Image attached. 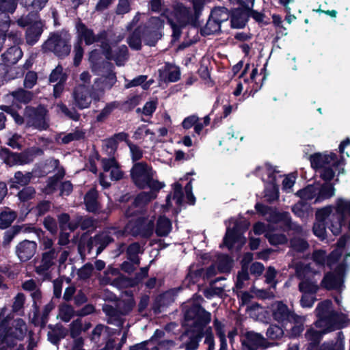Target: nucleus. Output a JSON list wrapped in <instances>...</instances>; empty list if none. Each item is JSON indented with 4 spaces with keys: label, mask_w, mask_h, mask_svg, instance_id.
<instances>
[{
    "label": "nucleus",
    "mask_w": 350,
    "mask_h": 350,
    "mask_svg": "<svg viewBox=\"0 0 350 350\" xmlns=\"http://www.w3.org/2000/svg\"><path fill=\"white\" fill-rule=\"evenodd\" d=\"M16 217L15 212L7 210L0 213V228L2 229L8 228Z\"/></svg>",
    "instance_id": "a19ab883"
},
{
    "label": "nucleus",
    "mask_w": 350,
    "mask_h": 350,
    "mask_svg": "<svg viewBox=\"0 0 350 350\" xmlns=\"http://www.w3.org/2000/svg\"><path fill=\"white\" fill-rule=\"evenodd\" d=\"M163 26V21L159 17H151L146 25L142 29L143 38L146 43L153 46L161 38V29Z\"/></svg>",
    "instance_id": "a211bd4d"
},
{
    "label": "nucleus",
    "mask_w": 350,
    "mask_h": 350,
    "mask_svg": "<svg viewBox=\"0 0 350 350\" xmlns=\"http://www.w3.org/2000/svg\"><path fill=\"white\" fill-rule=\"evenodd\" d=\"M46 111L44 108H40L35 113L32 124L39 130L46 129L49 124L46 120Z\"/></svg>",
    "instance_id": "4c0bfd02"
},
{
    "label": "nucleus",
    "mask_w": 350,
    "mask_h": 350,
    "mask_svg": "<svg viewBox=\"0 0 350 350\" xmlns=\"http://www.w3.org/2000/svg\"><path fill=\"white\" fill-rule=\"evenodd\" d=\"M156 172L148 164L139 162L135 163L131 170V176L134 184L139 188L149 187L152 190H160L165 184L155 178Z\"/></svg>",
    "instance_id": "39448f33"
},
{
    "label": "nucleus",
    "mask_w": 350,
    "mask_h": 350,
    "mask_svg": "<svg viewBox=\"0 0 350 350\" xmlns=\"http://www.w3.org/2000/svg\"><path fill=\"white\" fill-rule=\"evenodd\" d=\"M17 6V0H0V11L3 13H13Z\"/></svg>",
    "instance_id": "6e6d98bb"
},
{
    "label": "nucleus",
    "mask_w": 350,
    "mask_h": 350,
    "mask_svg": "<svg viewBox=\"0 0 350 350\" xmlns=\"http://www.w3.org/2000/svg\"><path fill=\"white\" fill-rule=\"evenodd\" d=\"M250 68V64H247L244 70L241 73L240 78L241 81L237 83V88L233 94L234 96H239L243 91L245 93H251L252 92H257L260 89L261 85H258L256 81V77L258 75V69L254 68L250 74V79L246 77V73Z\"/></svg>",
    "instance_id": "4468645a"
},
{
    "label": "nucleus",
    "mask_w": 350,
    "mask_h": 350,
    "mask_svg": "<svg viewBox=\"0 0 350 350\" xmlns=\"http://www.w3.org/2000/svg\"><path fill=\"white\" fill-rule=\"evenodd\" d=\"M3 17L4 21L0 24V51L6 37L12 40L15 44H18L21 41V34L16 29V24L10 23L8 16H3Z\"/></svg>",
    "instance_id": "412c9836"
},
{
    "label": "nucleus",
    "mask_w": 350,
    "mask_h": 350,
    "mask_svg": "<svg viewBox=\"0 0 350 350\" xmlns=\"http://www.w3.org/2000/svg\"><path fill=\"white\" fill-rule=\"evenodd\" d=\"M107 68L106 72L101 71L102 77L94 80L92 96L96 100H100L105 90L111 89L116 82V76L111 70V66Z\"/></svg>",
    "instance_id": "dca6fc26"
},
{
    "label": "nucleus",
    "mask_w": 350,
    "mask_h": 350,
    "mask_svg": "<svg viewBox=\"0 0 350 350\" xmlns=\"http://www.w3.org/2000/svg\"><path fill=\"white\" fill-rule=\"evenodd\" d=\"M11 95L14 98L15 102L27 103L32 97L30 92L25 91L23 89H19L17 91L13 92Z\"/></svg>",
    "instance_id": "de8ad7c7"
},
{
    "label": "nucleus",
    "mask_w": 350,
    "mask_h": 350,
    "mask_svg": "<svg viewBox=\"0 0 350 350\" xmlns=\"http://www.w3.org/2000/svg\"><path fill=\"white\" fill-rule=\"evenodd\" d=\"M291 247L297 252H304L308 247V244L306 241L301 239H293L291 241Z\"/></svg>",
    "instance_id": "69168bd1"
},
{
    "label": "nucleus",
    "mask_w": 350,
    "mask_h": 350,
    "mask_svg": "<svg viewBox=\"0 0 350 350\" xmlns=\"http://www.w3.org/2000/svg\"><path fill=\"white\" fill-rule=\"evenodd\" d=\"M83 322L81 319H77L70 324V335L75 338L80 335L82 330Z\"/></svg>",
    "instance_id": "338daca9"
},
{
    "label": "nucleus",
    "mask_w": 350,
    "mask_h": 350,
    "mask_svg": "<svg viewBox=\"0 0 350 350\" xmlns=\"http://www.w3.org/2000/svg\"><path fill=\"white\" fill-rule=\"evenodd\" d=\"M43 151L38 147H31L21 153H14L6 148L0 150V157L10 165H24L31 162L36 156L42 154Z\"/></svg>",
    "instance_id": "f8f14e48"
},
{
    "label": "nucleus",
    "mask_w": 350,
    "mask_h": 350,
    "mask_svg": "<svg viewBox=\"0 0 350 350\" xmlns=\"http://www.w3.org/2000/svg\"><path fill=\"white\" fill-rule=\"evenodd\" d=\"M130 350H158V347L152 342L145 341L132 347Z\"/></svg>",
    "instance_id": "774afa93"
},
{
    "label": "nucleus",
    "mask_w": 350,
    "mask_h": 350,
    "mask_svg": "<svg viewBox=\"0 0 350 350\" xmlns=\"http://www.w3.org/2000/svg\"><path fill=\"white\" fill-rule=\"evenodd\" d=\"M170 25L173 36L178 38L180 34V29L188 24L192 19L191 11L180 3H177L173 8V13L165 10L163 14Z\"/></svg>",
    "instance_id": "6e6552de"
},
{
    "label": "nucleus",
    "mask_w": 350,
    "mask_h": 350,
    "mask_svg": "<svg viewBox=\"0 0 350 350\" xmlns=\"http://www.w3.org/2000/svg\"><path fill=\"white\" fill-rule=\"evenodd\" d=\"M230 222L233 224V227L232 228L230 226L227 227L223 244L229 250L234 247L240 250L246 242V239L243 234L248 228L250 224L246 220L237 221L233 219H230Z\"/></svg>",
    "instance_id": "9d476101"
},
{
    "label": "nucleus",
    "mask_w": 350,
    "mask_h": 350,
    "mask_svg": "<svg viewBox=\"0 0 350 350\" xmlns=\"http://www.w3.org/2000/svg\"><path fill=\"white\" fill-rule=\"evenodd\" d=\"M70 39L71 36L65 30L52 33L43 44L42 49L46 52H53L59 57L66 56L70 52L68 44Z\"/></svg>",
    "instance_id": "1a4fd4ad"
},
{
    "label": "nucleus",
    "mask_w": 350,
    "mask_h": 350,
    "mask_svg": "<svg viewBox=\"0 0 350 350\" xmlns=\"http://www.w3.org/2000/svg\"><path fill=\"white\" fill-rule=\"evenodd\" d=\"M296 180V176L293 174L284 176L282 180V190L286 193L291 191Z\"/></svg>",
    "instance_id": "13d9d810"
},
{
    "label": "nucleus",
    "mask_w": 350,
    "mask_h": 350,
    "mask_svg": "<svg viewBox=\"0 0 350 350\" xmlns=\"http://www.w3.org/2000/svg\"><path fill=\"white\" fill-rule=\"evenodd\" d=\"M251 293L258 298L260 299H271L274 297L273 291L265 289H258L255 286L251 288Z\"/></svg>",
    "instance_id": "052dcab7"
},
{
    "label": "nucleus",
    "mask_w": 350,
    "mask_h": 350,
    "mask_svg": "<svg viewBox=\"0 0 350 350\" xmlns=\"http://www.w3.org/2000/svg\"><path fill=\"white\" fill-rule=\"evenodd\" d=\"M141 32L143 33L142 28H138L129 37L128 43L131 48L138 50L141 48V38L139 34Z\"/></svg>",
    "instance_id": "864d4df0"
},
{
    "label": "nucleus",
    "mask_w": 350,
    "mask_h": 350,
    "mask_svg": "<svg viewBox=\"0 0 350 350\" xmlns=\"http://www.w3.org/2000/svg\"><path fill=\"white\" fill-rule=\"evenodd\" d=\"M309 159L311 167L315 170L323 169L327 165L333 164L338 175L345 173V159L342 157L338 159L337 155L334 152H317L311 154Z\"/></svg>",
    "instance_id": "9b49d317"
},
{
    "label": "nucleus",
    "mask_w": 350,
    "mask_h": 350,
    "mask_svg": "<svg viewBox=\"0 0 350 350\" xmlns=\"http://www.w3.org/2000/svg\"><path fill=\"white\" fill-rule=\"evenodd\" d=\"M57 107L58 108L59 111H61L62 113H63L65 116H66L69 118H70L75 121H77L79 120V115L75 110H74V109L69 110L67 108V107L62 103L57 104Z\"/></svg>",
    "instance_id": "e2e57ef3"
},
{
    "label": "nucleus",
    "mask_w": 350,
    "mask_h": 350,
    "mask_svg": "<svg viewBox=\"0 0 350 350\" xmlns=\"http://www.w3.org/2000/svg\"><path fill=\"white\" fill-rule=\"evenodd\" d=\"M160 80L164 82H176L180 78V71L178 66L166 63L162 69L159 70Z\"/></svg>",
    "instance_id": "cd10ccee"
},
{
    "label": "nucleus",
    "mask_w": 350,
    "mask_h": 350,
    "mask_svg": "<svg viewBox=\"0 0 350 350\" xmlns=\"http://www.w3.org/2000/svg\"><path fill=\"white\" fill-rule=\"evenodd\" d=\"M159 190H152L149 192H142L135 199L134 208L142 207L157 197V191Z\"/></svg>",
    "instance_id": "e433bc0d"
},
{
    "label": "nucleus",
    "mask_w": 350,
    "mask_h": 350,
    "mask_svg": "<svg viewBox=\"0 0 350 350\" xmlns=\"http://www.w3.org/2000/svg\"><path fill=\"white\" fill-rule=\"evenodd\" d=\"M76 33L78 38L77 42L81 44L82 40L87 45H90L95 42H100L103 53L108 59H113L118 66H122L127 59V47L122 45L118 48V53L113 54L116 51V46L111 42L108 43L103 39L105 38L106 33L102 32L96 36L92 29L88 28L81 21H78L75 24Z\"/></svg>",
    "instance_id": "f03ea898"
},
{
    "label": "nucleus",
    "mask_w": 350,
    "mask_h": 350,
    "mask_svg": "<svg viewBox=\"0 0 350 350\" xmlns=\"http://www.w3.org/2000/svg\"><path fill=\"white\" fill-rule=\"evenodd\" d=\"M332 301L325 300L319 304L316 308L318 320L315 323L317 327H323L324 332H329L345 325V317L332 310Z\"/></svg>",
    "instance_id": "20e7f679"
},
{
    "label": "nucleus",
    "mask_w": 350,
    "mask_h": 350,
    "mask_svg": "<svg viewBox=\"0 0 350 350\" xmlns=\"http://www.w3.org/2000/svg\"><path fill=\"white\" fill-rule=\"evenodd\" d=\"M172 230V223L170 220L165 217L161 216L159 217L155 232L158 236H167Z\"/></svg>",
    "instance_id": "c9c22d12"
},
{
    "label": "nucleus",
    "mask_w": 350,
    "mask_h": 350,
    "mask_svg": "<svg viewBox=\"0 0 350 350\" xmlns=\"http://www.w3.org/2000/svg\"><path fill=\"white\" fill-rule=\"evenodd\" d=\"M37 244L34 241L25 240L18 243L16 247V254L21 261L31 259L36 252Z\"/></svg>",
    "instance_id": "a878e982"
},
{
    "label": "nucleus",
    "mask_w": 350,
    "mask_h": 350,
    "mask_svg": "<svg viewBox=\"0 0 350 350\" xmlns=\"http://www.w3.org/2000/svg\"><path fill=\"white\" fill-rule=\"evenodd\" d=\"M67 80V75L64 72L63 68L58 65L53 69L49 76L51 83H65Z\"/></svg>",
    "instance_id": "79ce46f5"
},
{
    "label": "nucleus",
    "mask_w": 350,
    "mask_h": 350,
    "mask_svg": "<svg viewBox=\"0 0 350 350\" xmlns=\"http://www.w3.org/2000/svg\"><path fill=\"white\" fill-rule=\"evenodd\" d=\"M93 92V86L92 87L91 92H90L87 87L77 85L72 94L74 105L80 109L89 107L92 100H96L92 96Z\"/></svg>",
    "instance_id": "5701e85b"
},
{
    "label": "nucleus",
    "mask_w": 350,
    "mask_h": 350,
    "mask_svg": "<svg viewBox=\"0 0 350 350\" xmlns=\"http://www.w3.org/2000/svg\"><path fill=\"white\" fill-rule=\"evenodd\" d=\"M7 309L3 308L0 312V342L12 347L16 345L18 340H22L27 331L23 320L18 319L14 321V325L7 331L8 319Z\"/></svg>",
    "instance_id": "7ed1b4c3"
},
{
    "label": "nucleus",
    "mask_w": 350,
    "mask_h": 350,
    "mask_svg": "<svg viewBox=\"0 0 350 350\" xmlns=\"http://www.w3.org/2000/svg\"><path fill=\"white\" fill-rule=\"evenodd\" d=\"M142 252V248L137 243L131 244L127 248L129 258L134 263H139L137 255Z\"/></svg>",
    "instance_id": "49530a36"
},
{
    "label": "nucleus",
    "mask_w": 350,
    "mask_h": 350,
    "mask_svg": "<svg viewBox=\"0 0 350 350\" xmlns=\"http://www.w3.org/2000/svg\"><path fill=\"white\" fill-rule=\"evenodd\" d=\"M21 3L27 8H31L33 11H39L42 10L47 3L48 0H21Z\"/></svg>",
    "instance_id": "3c124183"
},
{
    "label": "nucleus",
    "mask_w": 350,
    "mask_h": 350,
    "mask_svg": "<svg viewBox=\"0 0 350 350\" xmlns=\"http://www.w3.org/2000/svg\"><path fill=\"white\" fill-rule=\"evenodd\" d=\"M69 219V215L65 213L59 216V226L62 230H66L67 228H68L72 231L75 229L76 224L70 223Z\"/></svg>",
    "instance_id": "0e129e2a"
},
{
    "label": "nucleus",
    "mask_w": 350,
    "mask_h": 350,
    "mask_svg": "<svg viewBox=\"0 0 350 350\" xmlns=\"http://www.w3.org/2000/svg\"><path fill=\"white\" fill-rule=\"evenodd\" d=\"M89 61L91 64V68L92 71L97 74H100V70L101 69V68H105V66H110V64L109 63H103L101 55L100 52L96 49L92 50L90 53Z\"/></svg>",
    "instance_id": "473e14b6"
},
{
    "label": "nucleus",
    "mask_w": 350,
    "mask_h": 350,
    "mask_svg": "<svg viewBox=\"0 0 350 350\" xmlns=\"http://www.w3.org/2000/svg\"><path fill=\"white\" fill-rule=\"evenodd\" d=\"M319 329L316 330L314 328L309 329L306 333V338L308 341L310 342L311 344L315 345L318 343L323 334H325L326 332H324L323 327H318Z\"/></svg>",
    "instance_id": "37998d69"
},
{
    "label": "nucleus",
    "mask_w": 350,
    "mask_h": 350,
    "mask_svg": "<svg viewBox=\"0 0 350 350\" xmlns=\"http://www.w3.org/2000/svg\"><path fill=\"white\" fill-rule=\"evenodd\" d=\"M211 17L218 21V23L221 25V23L228 20L229 14L226 8L224 7H218L214 8L211 13Z\"/></svg>",
    "instance_id": "a18cd8bd"
},
{
    "label": "nucleus",
    "mask_w": 350,
    "mask_h": 350,
    "mask_svg": "<svg viewBox=\"0 0 350 350\" xmlns=\"http://www.w3.org/2000/svg\"><path fill=\"white\" fill-rule=\"evenodd\" d=\"M320 175L321 177L326 181L332 180L336 176H339L336 168L333 166V164L327 165L324 167Z\"/></svg>",
    "instance_id": "5fc2aeb1"
},
{
    "label": "nucleus",
    "mask_w": 350,
    "mask_h": 350,
    "mask_svg": "<svg viewBox=\"0 0 350 350\" xmlns=\"http://www.w3.org/2000/svg\"><path fill=\"white\" fill-rule=\"evenodd\" d=\"M174 194H173V200L175 201L176 204L178 206H180L183 203V193L182 191V185L180 183H176L174 184Z\"/></svg>",
    "instance_id": "680f3d73"
},
{
    "label": "nucleus",
    "mask_w": 350,
    "mask_h": 350,
    "mask_svg": "<svg viewBox=\"0 0 350 350\" xmlns=\"http://www.w3.org/2000/svg\"><path fill=\"white\" fill-rule=\"evenodd\" d=\"M271 311L273 319L279 323H284L292 319L296 321L295 315L291 314L288 307L281 301L273 303L271 305ZM297 319V322L302 321L301 317H298Z\"/></svg>",
    "instance_id": "393cba45"
},
{
    "label": "nucleus",
    "mask_w": 350,
    "mask_h": 350,
    "mask_svg": "<svg viewBox=\"0 0 350 350\" xmlns=\"http://www.w3.org/2000/svg\"><path fill=\"white\" fill-rule=\"evenodd\" d=\"M218 267L217 269L219 272H228L230 271L232 266V260L227 255H220L218 256Z\"/></svg>",
    "instance_id": "8fccbe9b"
},
{
    "label": "nucleus",
    "mask_w": 350,
    "mask_h": 350,
    "mask_svg": "<svg viewBox=\"0 0 350 350\" xmlns=\"http://www.w3.org/2000/svg\"><path fill=\"white\" fill-rule=\"evenodd\" d=\"M3 61L7 66L15 64L23 57V52L18 46L9 48L3 55Z\"/></svg>",
    "instance_id": "c756f323"
},
{
    "label": "nucleus",
    "mask_w": 350,
    "mask_h": 350,
    "mask_svg": "<svg viewBox=\"0 0 350 350\" xmlns=\"http://www.w3.org/2000/svg\"><path fill=\"white\" fill-rule=\"evenodd\" d=\"M254 173L265 183V195L267 200L269 201L277 200L279 197L277 182L282 176L278 174L275 168L269 163H264L257 167Z\"/></svg>",
    "instance_id": "423d86ee"
},
{
    "label": "nucleus",
    "mask_w": 350,
    "mask_h": 350,
    "mask_svg": "<svg viewBox=\"0 0 350 350\" xmlns=\"http://www.w3.org/2000/svg\"><path fill=\"white\" fill-rule=\"evenodd\" d=\"M154 221L151 218L138 216L136 220L131 219L126 226V230L134 235L140 234L142 237H150L153 233Z\"/></svg>",
    "instance_id": "2eb2a0df"
},
{
    "label": "nucleus",
    "mask_w": 350,
    "mask_h": 350,
    "mask_svg": "<svg viewBox=\"0 0 350 350\" xmlns=\"http://www.w3.org/2000/svg\"><path fill=\"white\" fill-rule=\"evenodd\" d=\"M32 175L30 172H27L25 174H23L21 172H17L14 175V183H17L21 186L27 185Z\"/></svg>",
    "instance_id": "bf43d9fd"
},
{
    "label": "nucleus",
    "mask_w": 350,
    "mask_h": 350,
    "mask_svg": "<svg viewBox=\"0 0 350 350\" xmlns=\"http://www.w3.org/2000/svg\"><path fill=\"white\" fill-rule=\"evenodd\" d=\"M333 211V207L331 206H325L322 208L317 210L316 213V222L313 226V232L321 239H323L325 237V221L328 219L331 224H335L334 221L331 217V213Z\"/></svg>",
    "instance_id": "aec40b11"
},
{
    "label": "nucleus",
    "mask_w": 350,
    "mask_h": 350,
    "mask_svg": "<svg viewBox=\"0 0 350 350\" xmlns=\"http://www.w3.org/2000/svg\"><path fill=\"white\" fill-rule=\"evenodd\" d=\"M265 237L269 240L271 245H277L284 244L287 242V238L282 234L272 233L271 232H267Z\"/></svg>",
    "instance_id": "603ef678"
},
{
    "label": "nucleus",
    "mask_w": 350,
    "mask_h": 350,
    "mask_svg": "<svg viewBox=\"0 0 350 350\" xmlns=\"http://www.w3.org/2000/svg\"><path fill=\"white\" fill-rule=\"evenodd\" d=\"M299 277L302 280L299 285V291L303 294L314 295L318 290L317 280L310 278L316 273L310 271V268L306 267L303 271L297 270Z\"/></svg>",
    "instance_id": "4be33fe9"
},
{
    "label": "nucleus",
    "mask_w": 350,
    "mask_h": 350,
    "mask_svg": "<svg viewBox=\"0 0 350 350\" xmlns=\"http://www.w3.org/2000/svg\"><path fill=\"white\" fill-rule=\"evenodd\" d=\"M255 208L258 213L265 216L266 219L270 223L284 221L287 224L291 220L288 213H280L260 203H257Z\"/></svg>",
    "instance_id": "b1692460"
},
{
    "label": "nucleus",
    "mask_w": 350,
    "mask_h": 350,
    "mask_svg": "<svg viewBox=\"0 0 350 350\" xmlns=\"http://www.w3.org/2000/svg\"><path fill=\"white\" fill-rule=\"evenodd\" d=\"M74 314L75 311L72 306L67 304H62L59 308V314L57 317L64 322H68Z\"/></svg>",
    "instance_id": "c03bdc74"
},
{
    "label": "nucleus",
    "mask_w": 350,
    "mask_h": 350,
    "mask_svg": "<svg viewBox=\"0 0 350 350\" xmlns=\"http://www.w3.org/2000/svg\"><path fill=\"white\" fill-rule=\"evenodd\" d=\"M84 137V133L81 131H76L67 134H59L55 140L58 144H67L74 140H77Z\"/></svg>",
    "instance_id": "ea45409f"
},
{
    "label": "nucleus",
    "mask_w": 350,
    "mask_h": 350,
    "mask_svg": "<svg viewBox=\"0 0 350 350\" xmlns=\"http://www.w3.org/2000/svg\"><path fill=\"white\" fill-rule=\"evenodd\" d=\"M36 17V14H31L25 17L22 16L17 21L18 25L23 27L30 25L26 32V40L31 45L38 40L42 32V23L37 21Z\"/></svg>",
    "instance_id": "ddd939ff"
},
{
    "label": "nucleus",
    "mask_w": 350,
    "mask_h": 350,
    "mask_svg": "<svg viewBox=\"0 0 350 350\" xmlns=\"http://www.w3.org/2000/svg\"><path fill=\"white\" fill-rule=\"evenodd\" d=\"M98 193L95 189H91L85 196L84 200L86 208L89 212H96L99 209L97 200Z\"/></svg>",
    "instance_id": "f704fd0d"
},
{
    "label": "nucleus",
    "mask_w": 350,
    "mask_h": 350,
    "mask_svg": "<svg viewBox=\"0 0 350 350\" xmlns=\"http://www.w3.org/2000/svg\"><path fill=\"white\" fill-rule=\"evenodd\" d=\"M249 14L247 10L243 9L235 10L231 16V25L233 28H243L248 18Z\"/></svg>",
    "instance_id": "2f4dec72"
},
{
    "label": "nucleus",
    "mask_w": 350,
    "mask_h": 350,
    "mask_svg": "<svg viewBox=\"0 0 350 350\" xmlns=\"http://www.w3.org/2000/svg\"><path fill=\"white\" fill-rule=\"evenodd\" d=\"M220 27L221 25L218 23V21L210 16V18L204 27V32L206 34L215 33L220 30Z\"/></svg>",
    "instance_id": "4d7b16f0"
},
{
    "label": "nucleus",
    "mask_w": 350,
    "mask_h": 350,
    "mask_svg": "<svg viewBox=\"0 0 350 350\" xmlns=\"http://www.w3.org/2000/svg\"><path fill=\"white\" fill-rule=\"evenodd\" d=\"M101 162L103 171L109 172L111 180H118L123 177V172L114 157L104 158Z\"/></svg>",
    "instance_id": "bb28decb"
},
{
    "label": "nucleus",
    "mask_w": 350,
    "mask_h": 350,
    "mask_svg": "<svg viewBox=\"0 0 350 350\" xmlns=\"http://www.w3.org/2000/svg\"><path fill=\"white\" fill-rule=\"evenodd\" d=\"M309 209H310V206L308 204L304 203L302 201L297 202L292 208L293 212L297 216H298L301 218H304L308 215Z\"/></svg>",
    "instance_id": "09e8293b"
},
{
    "label": "nucleus",
    "mask_w": 350,
    "mask_h": 350,
    "mask_svg": "<svg viewBox=\"0 0 350 350\" xmlns=\"http://www.w3.org/2000/svg\"><path fill=\"white\" fill-rule=\"evenodd\" d=\"M348 237H342L337 243V248L334 250L329 256L323 250H317L314 252L312 258L314 262L320 266H324L325 264L331 267L334 261L337 260L341 256L342 249L345 247Z\"/></svg>",
    "instance_id": "f3484780"
},
{
    "label": "nucleus",
    "mask_w": 350,
    "mask_h": 350,
    "mask_svg": "<svg viewBox=\"0 0 350 350\" xmlns=\"http://www.w3.org/2000/svg\"><path fill=\"white\" fill-rule=\"evenodd\" d=\"M249 315L258 321H264L267 319V313L265 309L258 304H254L247 308Z\"/></svg>",
    "instance_id": "58836bf2"
},
{
    "label": "nucleus",
    "mask_w": 350,
    "mask_h": 350,
    "mask_svg": "<svg viewBox=\"0 0 350 350\" xmlns=\"http://www.w3.org/2000/svg\"><path fill=\"white\" fill-rule=\"evenodd\" d=\"M242 350H258L267 348L265 337L253 331L246 332L241 336Z\"/></svg>",
    "instance_id": "6ab92c4d"
},
{
    "label": "nucleus",
    "mask_w": 350,
    "mask_h": 350,
    "mask_svg": "<svg viewBox=\"0 0 350 350\" xmlns=\"http://www.w3.org/2000/svg\"><path fill=\"white\" fill-rule=\"evenodd\" d=\"M112 241V238L110 237L109 233L107 232H103L96 236H95L90 241L91 246H98L97 254L100 253Z\"/></svg>",
    "instance_id": "72a5a7b5"
},
{
    "label": "nucleus",
    "mask_w": 350,
    "mask_h": 350,
    "mask_svg": "<svg viewBox=\"0 0 350 350\" xmlns=\"http://www.w3.org/2000/svg\"><path fill=\"white\" fill-rule=\"evenodd\" d=\"M342 282L340 273H327L322 280L321 285L327 289H336L340 288Z\"/></svg>",
    "instance_id": "7c9ffc66"
},
{
    "label": "nucleus",
    "mask_w": 350,
    "mask_h": 350,
    "mask_svg": "<svg viewBox=\"0 0 350 350\" xmlns=\"http://www.w3.org/2000/svg\"><path fill=\"white\" fill-rule=\"evenodd\" d=\"M57 256V252L55 250H51L45 252L42 255L41 263L39 266L36 267V272L41 275H44L48 269L53 264V259Z\"/></svg>",
    "instance_id": "c85d7f7f"
},
{
    "label": "nucleus",
    "mask_w": 350,
    "mask_h": 350,
    "mask_svg": "<svg viewBox=\"0 0 350 350\" xmlns=\"http://www.w3.org/2000/svg\"><path fill=\"white\" fill-rule=\"evenodd\" d=\"M334 194L335 188L333 185L320 183L309 185L296 193V195L301 200V201L314 200V203L329 199Z\"/></svg>",
    "instance_id": "0eeeda50"
},
{
    "label": "nucleus",
    "mask_w": 350,
    "mask_h": 350,
    "mask_svg": "<svg viewBox=\"0 0 350 350\" xmlns=\"http://www.w3.org/2000/svg\"><path fill=\"white\" fill-rule=\"evenodd\" d=\"M211 321V314L195 304L185 311V324L189 328L181 336L186 350H196L204 327Z\"/></svg>",
    "instance_id": "f257e3e1"
}]
</instances>
